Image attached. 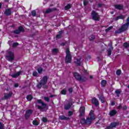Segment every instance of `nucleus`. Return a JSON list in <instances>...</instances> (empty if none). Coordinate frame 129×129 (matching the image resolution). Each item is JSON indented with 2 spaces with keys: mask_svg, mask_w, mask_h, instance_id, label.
Segmentation results:
<instances>
[{
  "mask_svg": "<svg viewBox=\"0 0 129 129\" xmlns=\"http://www.w3.org/2000/svg\"><path fill=\"white\" fill-rule=\"evenodd\" d=\"M93 111L92 110H91L90 115V117H87L86 119L85 118H83L81 120V124H86V125H90L91 123H92V120H94L95 119V117H94V115H93Z\"/></svg>",
  "mask_w": 129,
  "mask_h": 129,
  "instance_id": "1",
  "label": "nucleus"
},
{
  "mask_svg": "<svg viewBox=\"0 0 129 129\" xmlns=\"http://www.w3.org/2000/svg\"><path fill=\"white\" fill-rule=\"evenodd\" d=\"M126 23L122 25L118 30L115 31V35L117 34H121L125 31H126L128 29L129 27V16L127 17L126 20Z\"/></svg>",
  "mask_w": 129,
  "mask_h": 129,
  "instance_id": "2",
  "label": "nucleus"
},
{
  "mask_svg": "<svg viewBox=\"0 0 129 129\" xmlns=\"http://www.w3.org/2000/svg\"><path fill=\"white\" fill-rule=\"evenodd\" d=\"M73 75L76 80L81 82H86L88 79L86 76H81V75L77 72H74Z\"/></svg>",
  "mask_w": 129,
  "mask_h": 129,
  "instance_id": "3",
  "label": "nucleus"
},
{
  "mask_svg": "<svg viewBox=\"0 0 129 129\" xmlns=\"http://www.w3.org/2000/svg\"><path fill=\"white\" fill-rule=\"evenodd\" d=\"M47 82H48V77H47V76H44L40 80V82L37 84V88H38V89H41L42 86H44V85L47 84Z\"/></svg>",
  "mask_w": 129,
  "mask_h": 129,
  "instance_id": "4",
  "label": "nucleus"
},
{
  "mask_svg": "<svg viewBox=\"0 0 129 129\" xmlns=\"http://www.w3.org/2000/svg\"><path fill=\"white\" fill-rule=\"evenodd\" d=\"M91 16H92V19L94 21H96L97 22H99V21H100V16H99V15H98V13H97L95 11L93 10L92 11Z\"/></svg>",
  "mask_w": 129,
  "mask_h": 129,
  "instance_id": "5",
  "label": "nucleus"
},
{
  "mask_svg": "<svg viewBox=\"0 0 129 129\" xmlns=\"http://www.w3.org/2000/svg\"><path fill=\"white\" fill-rule=\"evenodd\" d=\"M117 125H119V122H112L110 125L107 126L105 129H113L114 127H116Z\"/></svg>",
  "mask_w": 129,
  "mask_h": 129,
  "instance_id": "6",
  "label": "nucleus"
},
{
  "mask_svg": "<svg viewBox=\"0 0 129 129\" xmlns=\"http://www.w3.org/2000/svg\"><path fill=\"white\" fill-rule=\"evenodd\" d=\"M25 32V29H24V27L23 26H20L19 27L18 29H16L13 31L14 34H15V35H19V34H21L22 32Z\"/></svg>",
  "mask_w": 129,
  "mask_h": 129,
  "instance_id": "7",
  "label": "nucleus"
},
{
  "mask_svg": "<svg viewBox=\"0 0 129 129\" xmlns=\"http://www.w3.org/2000/svg\"><path fill=\"white\" fill-rule=\"evenodd\" d=\"M6 58H8V61H13L15 59L14 53L12 51H9L8 55L6 56Z\"/></svg>",
  "mask_w": 129,
  "mask_h": 129,
  "instance_id": "8",
  "label": "nucleus"
},
{
  "mask_svg": "<svg viewBox=\"0 0 129 129\" xmlns=\"http://www.w3.org/2000/svg\"><path fill=\"white\" fill-rule=\"evenodd\" d=\"M79 112H80V115H79L80 117H82V116H84V115H85V107L84 106L80 107Z\"/></svg>",
  "mask_w": 129,
  "mask_h": 129,
  "instance_id": "9",
  "label": "nucleus"
},
{
  "mask_svg": "<svg viewBox=\"0 0 129 129\" xmlns=\"http://www.w3.org/2000/svg\"><path fill=\"white\" fill-rule=\"evenodd\" d=\"M33 113V110L32 109H28L26 110L25 112V119H28L31 116V115Z\"/></svg>",
  "mask_w": 129,
  "mask_h": 129,
  "instance_id": "10",
  "label": "nucleus"
},
{
  "mask_svg": "<svg viewBox=\"0 0 129 129\" xmlns=\"http://www.w3.org/2000/svg\"><path fill=\"white\" fill-rule=\"evenodd\" d=\"M72 62V56L70 55H66L65 63L66 64H69Z\"/></svg>",
  "mask_w": 129,
  "mask_h": 129,
  "instance_id": "11",
  "label": "nucleus"
},
{
  "mask_svg": "<svg viewBox=\"0 0 129 129\" xmlns=\"http://www.w3.org/2000/svg\"><path fill=\"white\" fill-rule=\"evenodd\" d=\"M91 102L93 104H95V106H96V107H97V106L99 105V102H98V100H97L96 97L92 98Z\"/></svg>",
  "mask_w": 129,
  "mask_h": 129,
  "instance_id": "12",
  "label": "nucleus"
},
{
  "mask_svg": "<svg viewBox=\"0 0 129 129\" xmlns=\"http://www.w3.org/2000/svg\"><path fill=\"white\" fill-rule=\"evenodd\" d=\"M114 7L116 10H119V11L123 10V5H121L120 4H116Z\"/></svg>",
  "mask_w": 129,
  "mask_h": 129,
  "instance_id": "13",
  "label": "nucleus"
},
{
  "mask_svg": "<svg viewBox=\"0 0 129 129\" xmlns=\"http://www.w3.org/2000/svg\"><path fill=\"white\" fill-rule=\"evenodd\" d=\"M12 95H13V92L10 91L9 93H5L4 94V99H9L10 97H12Z\"/></svg>",
  "mask_w": 129,
  "mask_h": 129,
  "instance_id": "14",
  "label": "nucleus"
},
{
  "mask_svg": "<svg viewBox=\"0 0 129 129\" xmlns=\"http://www.w3.org/2000/svg\"><path fill=\"white\" fill-rule=\"evenodd\" d=\"M116 113H117V111H116V110L112 109L110 111L109 115H110V116H114Z\"/></svg>",
  "mask_w": 129,
  "mask_h": 129,
  "instance_id": "15",
  "label": "nucleus"
},
{
  "mask_svg": "<svg viewBox=\"0 0 129 129\" xmlns=\"http://www.w3.org/2000/svg\"><path fill=\"white\" fill-rule=\"evenodd\" d=\"M58 119L60 120H69L70 117H67L66 116L61 115L59 116Z\"/></svg>",
  "mask_w": 129,
  "mask_h": 129,
  "instance_id": "16",
  "label": "nucleus"
},
{
  "mask_svg": "<svg viewBox=\"0 0 129 129\" xmlns=\"http://www.w3.org/2000/svg\"><path fill=\"white\" fill-rule=\"evenodd\" d=\"M72 103L71 102H69L68 104H67L64 105V108L66 110H68L71 108V106H72Z\"/></svg>",
  "mask_w": 129,
  "mask_h": 129,
  "instance_id": "17",
  "label": "nucleus"
},
{
  "mask_svg": "<svg viewBox=\"0 0 129 129\" xmlns=\"http://www.w3.org/2000/svg\"><path fill=\"white\" fill-rule=\"evenodd\" d=\"M124 18H125V16L124 15H120L115 18L114 20L118 21V20H124Z\"/></svg>",
  "mask_w": 129,
  "mask_h": 129,
  "instance_id": "18",
  "label": "nucleus"
},
{
  "mask_svg": "<svg viewBox=\"0 0 129 129\" xmlns=\"http://www.w3.org/2000/svg\"><path fill=\"white\" fill-rule=\"evenodd\" d=\"M22 74L21 72H18L17 73H16L15 74H12L11 75V77L12 78H17V77H19V76H20L21 75V74Z\"/></svg>",
  "mask_w": 129,
  "mask_h": 129,
  "instance_id": "19",
  "label": "nucleus"
},
{
  "mask_svg": "<svg viewBox=\"0 0 129 129\" xmlns=\"http://www.w3.org/2000/svg\"><path fill=\"white\" fill-rule=\"evenodd\" d=\"M54 11H57V8H52L51 9L50 8H48L46 10L45 13L46 14H49V13H52V12H53Z\"/></svg>",
  "mask_w": 129,
  "mask_h": 129,
  "instance_id": "20",
  "label": "nucleus"
},
{
  "mask_svg": "<svg viewBox=\"0 0 129 129\" xmlns=\"http://www.w3.org/2000/svg\"><path fill=\"white\" fill-rule=\"evenodd\" d=\"M4 14L6 16H11V15H12V11H11V9H8L5 10Z\"/></svg>",
  "mask_w": 129,
  "mask_h": 129,
  "instance_id": "21",
  "label": "nucleus"
},
{
  "mask_svg": "<svg viewBox=\"0 0 129 129\" xmlns=\"http://www.w3.org/2000/svg\"><path fill=\"white\" fill-rule=\"evenodd\" d=\"M106 84H107V81L105 80H103L101 82V87L104 88L106 86Z\"/></svg>",
  "mask_w": 129,
  "mask_h": 129,
  "instance_id": "22",
  "label": "nucleus"
},
{
  "mask_svg": "<svg viewBox=\"0 0 129 129\" xmlns=\"http://www.w3.org/2000/svg\"><path fill=\"white\" fill-rule=\"evenodd\" d=\"M37 102H38V103H39V104H41V105L42 106H47V104H45V103H44V102H43V101L42 100V99H38L37 100Z\"/></svg>",
  "mask_w": 129,
  "mask_h": 129,
  "instance_id": "23",
  "label": "nucleus"
},
{
  "mask_svg": "<svg viewBox=\"0 0 129 129\" xmlns=\"http://www.w3.org/2000/svg\"><path fill=\"white\" fill-rule=\"evenodd\" d=\"M115 93L116 94L117 97H119V95L121 93V90L118 89L115 91Z\"/></svg>",
  "mask_w": 129,
  "mask_h": 129,
  "instance_id": "24",
  "label": "nucleus"
},
{
  "mask_svg": "<svg viewBox=\"0 0 129 129\" xmlns=\"http://www.w3.org/2000/svg\"><path fill=\"white\" fill-rule=\"evenodd\" d=\"M26 99L28 101H31V100H32V99H33V95H31V94H29L26 97Z\"/></svg>",
  "mask_w": 129,
  "mask_h": 129,
  "instance_id": "25",
  "label": "nucleus"
},
{
  "mask_svg": "<svg viewBox=\"0 0 129 129\" xmlns=\"http://www.w3.org/2000/svg\"><path fill=\"white\" fill-rule=\"evenodd\" d=\"M89 39L90 41L92 42L95 39V36H94V35H92L89 36Z\"/></svg>",
  "mask_w": 129,
  "mask_h": 129,
  "instance_id": "26",
  "label": "nucleus"
},
{
  "mask_svg": "<svg viewBox=\"0 0 129 129\" xmlns=\"http://www.w3.org/2000/svg\"><path fill=\"white\" fill-rule=\"evenodd\" d=\"M71 8H72L71 5L70 4H68L66 6H65L64 9L66 11H67L68 10H70V9H71Z\"/></svg>",
  "mask_w": 129,
  "mask_h": 129,
  "instance_id": "27",
  "label": "nucleus"
},
{
  "mask_svg": "<svg viewBox=\"0 0 129 129\" xmlns=\"http://www.w3.org/2000/svg\"><path fill=\"white\" fill-rule=\"evenodd\" d=\"M67 93V91L66 90V89H63L61 91V94L62 95H66Z\"/></svg>",
  "mask_w": 129,
  "mask_h": 129,
  "instance_id": "28",
  "label": "nucleus"
},
{
  "mask_svg": "<svg viewBox=\"0 0 129 129\" xmlns=\"http://www.w3.org/2000/svg\"><path fill=\"white\" fill-rule=\"evenodd\" d=\"M99 99L101 101V102H102V103H104V101L103 100V99H104V97H103V96H100L99 97Z\"/></svg>",
  "mask_w": 129,
  "mask_h": 129,
  "instance_id": "29",
  "label": "nucleus"
},
{
  "mask_svg": "<svg viewBox=\"0 0 129 129\" xmlns=\"http://www.w3.org/2000/svg\"><path fill=\"white\" fill-rule=\"evenodd\" d=\"M81 58H77V61L76 62V64H77V65H78L79 66H80V65H81Z\"/></svg>",
  "mask_w": 129,
  "mask_h": 129,
  "instance_id": "30",
  "label": "nucleus"
},
{
  "mask_svg": "<svg viewBox=\"0 0 129 129\" xmlns=\"http://www.w3.org/2000/svg\"><path fill=\"white\" fill-rule=\"evenodd\" d=\"M66 55H71V53H70V49L69 48H67L66 49Z\"/></svg>",
  "mask_w": 129,
  "mask_h": 129,
  "instance_id": "31",
  "label": "nucleus"
},
{
  "mask_svg": "<svg viewBox=\"0 0 129 129\" xmlns=\"http://www.w3.org/2000/svg\"><path fill=\"white\" fill-rule=\"evenodd\" d=\"M31 15H32V17H36V16L37 15V12H36V10H33L31 12Z\"/></svg>",
  "mask_w": 129,
  "mask_h": 129,
  "instance_id": "32",
  "label": "nucleus"
},
{
  "mask_svg": "<svg viewBox=\"0 0 129 129\" xmlns=\"http://www.w3.org/2000/svg\"><path fill=\"white\" fill-rule=\"evenodd\" d=\"M32 123L33 125H39V122L37 120H33Z\"/></svg>",
  "mask_w": 129,
  "mask_h": 129,
  "instance_id": "33",
  "label": "nucleus"
},
{
  "mask_svg": "<svg viewBox=\"0 0 129 129\" xmlns=\"http://www.w3.org/2000/svg\"><path fill=\"white\" fill-rule=\"evenodd\" d=\"M37 72L39 74H41L43 72V69L41 68H39L37 69Z\"/></svg>",
  "mask_w": 129,
  "mask_h": 129,
  "instance_id": "34",
  "label": "nucleus"
},
{
  "mask_svg": "<svg viewBox=\"0 0 129 129\" xmlns=\"http://www.w3.org/2000/svg\"><path fill=\"white\" fill-rule=\"evenodd\" d=\"M42 120L43 121V122H44V123H46V122H48V119H47L46 117H43L42 118Z\"/></svg>",
  "mask_w": 129,
  "mask_h": 129,
  "instance_id": "35",
  "label": "nucleus"
},
{
  "mask_svg": "<svg viewBox=\"0 0 129 129\" xmlns=\"http://www.w3.org/2000/svg\"><path fill=\"white\" fill-rule=\"evenodd\" d=\"M123 47H124V48H128L129 43H128L127 42H125L123 43Z\"/></svg>",
  "mask_w": 129,
  "mask_h": 129,
  "instance_id": "36",
  "label": "nucleus"
},
{
  "mask_svg": "<svg viewBox=\"0 0 129 129\" xmlns=\"http://www.w3.org/2000/svg\"><path fill=\"white\" fill-rule=\"evenodd\" d=\"M116 75H118V76H119V75L121 74V71L120 70H117V71L116 72Z\"/></svg>",
  "mask_w": 129,
  "mask_h": 129,
  "instance_id": "37",
  "label": "nucleus"
},
{
  "mask_svg": "<svg viewBox=\"0 0 129 129\" xmlns=\"http://www.w3.org/2000/svg\"><path fill=\"white\" fill-rule=\"evenodd\" d=\"M32 75L34 77H37L38 76V73L36 71H34L33 72Z\"/></svg>",
  "mask_w": 129,
  "mask_h": 129,
  "instance_id": "38",
  "label": "nucleus"
},
{
  "mask_svg": "<svg viewBox=\"0 0 129 129\" xmlns=\"http://www.w3.org/2000/svg\"><path fill=\"white\" fill-rule=\"evenodd\" d=\"M18 46H19V43L18 42H15L12 44L13 48H16V47H17Z\"/></svg>",
  "mask_w": 129,
  "mask_h": 129,
  "instance_id": "39",
  "label": "nucleus"
},
{
  "mask_svg": "<svg viewBox=\"0 0 129 129\" xmlns=\"http://www.w3.org/2000/svg\"><path fill=\"white\" fill-rule=\"evenodd\" d=\"M107 52H108V56H111V53H112V51H111V49L110 48H109L108 50H107Z\"/></svg>",
  "mask_w": 129,
  "mask_h": 129,
  "instance_id": "40",
  "label": "nucleus"
},
{
  "mask_svg": "<svg viewBox=\"0 0 129 129\" xmlns=\"http://www.w3.org/2000/svg\"><path fill=\"white\" fill-rule=\"evenodd\" d=\"M44 99L45 101H47V102H50V98L48 97H44Z\"/></svg>",
  "mask_w": 129,
  "mask_h": 129,
  "instance_id": "41",
  "label": "nucleus"
},
{
  "mask_svg": "<svg viewBox=\"0 0 129 129\" xmlns=\"http://www.w3.org/2000/svg\"><path fill=\"white\" fill-rule=\"evenodd\" d=\"M72 115H73V112L72 111H69L68 112V116H72Z\"/></svg>",
  "mask_w": 129,
  "mask_h": 129,
  "instance_id": "42",
  "label": "nucleus"
},
{
  "mask_svg": "<svg viewBox=\"0 0 129 129\" xmlns=\"http://www.w3.org/2000/svg\"><path fill=\"white\" fill-rule=\"evenodd\" d=\"M58 51H59V50H58V49H57V48H54V49L52 50L53 53H58Z\"/></svg>",
  "mask_w": 129,
  "mask_h": 129,
  "instance_id": "43",
  "label": "nucleus"
},
{
  "mask_svg": "<svg viewBox=\"0 0 129 129\" xmlns=\"http://www.w3.org/2000/svg\"><path fill=\"white\" fill-rule=\"evenodd\" d=\"M83 5L85 7H86V6H87V5H88V1H83Z\"/></svg>",
  "mask_w": 129,
  "mask_h": 129,
  "instance_id": "44",
  "label": "nucleus"
},
{
  "mask_svg": "<svg viewBox=\"0 0 129 129\" xmlns=\"http://www.w3.org/2000/svg\"><path fill=\"white\" fill-rule=\"evenodd\" d=\"M68 91L70 93H72V92H73V88H69Z\"/></svg>",
  "mask_w": 129,
  "mask_h": 129,
  "instance_id": "45",
  "label": "nucleus"
},
{
  "mask_svg": "<svg viewBox=\"0 0 129 129\" xmlns=\"http://www.w3.org/2000/svg\"><path fill=\"white\" fill-rule=\"evenodd\" d=\"M56 38L57 39H61V38H62V35L60 34H57L56 35Z\"/></svg>",
  "mask_w": 129,
  "mask_h": 129,
  "instance_id": "46",
  "label": "nucleus"
},
{
  "mask_svg": "<svg viewBox=\"0 0 129 129\" xmlns=\"http://www.w3.org/2000/svg\"><path fill=\"white\" fill-rule=\"evenodd\" d=\"M0 129H5L4 128V124H3V123H2V122H0Z\"/></svg>",
  "mask_w": 129,
  "mask_h": 129,
  "instance_id": "47",
  "label": "nucleus"
},
{
  "mask_svg": "<svg viewBox=\"0 0 129 129\" xmlns=\"http://www.w3.org/2000/svg\"><path fill=\"white\" fill-rule=\"evenodd\" d=\"M121 108H122V106H121V105H119L117 107V109H118V110H120V109H121Z\"/></svg>",
  "mask_w": 129,
  "mask_h": 129,
  "instance_id": "48",
  "label": "nucleus"
},
{
  "mask_svg": "<svg viewBox=\"0 0 129 129\" xmlns=\"http://www.w3.org/2000/svg\"><path fill=\"white\" fill-rule=\"evenodd\" d=\"M111 105H112V106H113V105H115V102L114 101H112L111 102Z\"/></svg>",
  "mask_w": 129,
  "mask_h": 129,
  "instance_id": "49",
  "label": "nucleus"
},
{
  "mask_svg": "<svg viewBox=\"0 0 129 129\" xmlns=\"http://www.w3.org/2000/svg\"><path fill=\"white\" fill-rule=\"evenodd\" d=\"M37 107L38 108V109H44V107H43V106L38 105L37 106Z\"/></svg>",
  "mask_w": 129,
  "mask_h": 129,
  "instance_id": "50",
  "label": "nucleus"
},
{
  "mask_svg": "<svg viewBox=\"0 0 129 129\" xmlns=\"http://www.w3.org/2000/svg\"><path fill=\"white\" fill-rule=\"evenodd\" d=\"M122 109L123 110H126V109H127V107L125 105L122 107Z\"/></svg>",
  "mask_w": 129,
  "mask_h": 129,
  "instance_id": "51",
  "label": "nucleus"
},
{
  "mask_svg": "<svg viewBox=\"0 0 129 129\" xmlns=\"http://www.w3.org/2000/svg\"><path fill=\"white\" fill-rule=\"evenodd\" d=\"M101 7H102V4H100V3H99L98 4V8H101Z\"/></svg>",
  "mask_w": 129,
  "mask_h": 129,
  "instance_id": "52",
  "label": "nucleus"
},
{
  "mask_svg": "<svg viewBox=\"0 0 129 129\" xmlns=\"http://www.w3.org/2000/svg\"><path fill=\"white\" fill-rule=\"evenodd\" d=\"M14 87H15V88L19 87V84H18V83L15 84Z\"/></svg>",
  "mask_w": 129,
  "mask_h": 129,
  "instance_id": "53",
  "label": "nucleus"
},
{
  "mask_svg": "<svg viewBox=\"0 0 129 129\" xmlns=\"http://www.w3.org/2000/svg\"><path fill=\"white\" fill-rule=\"evenodd\" d=\"M84 73H85V74H88V72H87V70H84V71H83Z\"/></svg>",
  "mask_w": 129,
  "mask_h": 129,
  "instance_id": "54",
  "label": "nucleus"
},
{
  "mask_svg": "<svg viewBox=\"0 0 129 129\" xmlns=\"http://www.w3.org/2000/svg\"><path fill=\"white\" fill-rule=\"evenodd\" d=\"M59 35H62V34H63V31H62V30H60V31H59Z\"/></svg>",
  "mask_w": 129,
  "mask_h": 129,
  "instance_id": "55",
  "label": "nucleus"
},
{
  "mask_svg": "<svg viewBox=\"0 0 129 129\" xmlns=\"http://www.w3.org/2000/svg\"><path fill=\"white\" fill-rule=\"evenodd\" d=\"M110 30V29H109L108 28H107L105 29V32L107 33L108 32H109Z\"/></svg>",
  "mask_w": 129,
  "mask_h": 129,
  "instance_id": "56",
  "label": "nucleus"
},
{
  "mask_svg": "<svg viewBox=\"0 0 129 129\" xmlns=\"http://www.w3.org/2000/svg\"><path fill=\"white\" fill-rule=\"evenodd\" d=\"M112 28H113V26H110L108 28V29L110 30L112 29Z\"/></svg>",
  "mask_w": 129,
  "mask_h": 129,
  "instance_id": "57",
  "label": "nucleus"
},
{
  "mask_svg": "<svg viewBox=\"0 0 129 129\" xmlns=\"http://www.w3.org/2000/svg\"><path fill=\"white\" fill-rule=\"evenodd\" d=\"M56 97V95H51L50 96V97Z\"/></svg>",
  "mask_w": 129,
  "mask_h": 129,
  "instance_id": "58",
  "label": "nucleus"
},
{
  "mask_svg": "<svg viewBox=\"0 0 129 129\" xmlns=\"http://www.w3.org/2000/svg\"><path fill=\"white\" fill-rule=\"evenodd\" d=\"M90 79H92L93 78V77L92 76H90Z\"/></svg>",
  "mask_w": 129,
  "mask_h": 129,
  "instance_id": "59",
  "label": "nucleus"
},
{
  "mask_svg": "<svg viewBox=\"0 0 129 129\" xmlns=\"http://www.w3.org/2000/svg\"><path fill=\"white\" fill-rule=\"evenodd\" d=\"M2 6L3 4H2V3H0V9L2 8Z\"/></svg>",
  "mask_w": 129,
  "mask_h": 129,
  "instance_id": "60",
  "label": "nucleus"
},
{
  "mask_svg": "<svg viewBox=\"0 0 129 129\" xmlns=\"http://www.w3.org/2000/svg\"><path fill=\"white\" fill-rule=\"evenodd\" d=\"M64 45H65V43H61V46H64Z\"/></svg>",
  "mask_w": 129,
  "mask_h": 129,
  "instance_id": "61",
  "label": "nucleus"
},
{
  "mask_svg": "<svg viewBox=\"0 0 129 129\" xmlns=\"http://www.w3.org/2000/svg\"><path fill=\"white\" fill-rule=\"evenodd\" d=\"M110 13L111 14V15H113L114 12H111Z\"/></svg>",
  "mask_w": 129,
  "mask_h": 129,
  "instance_id": "62",
  "label": "nucleus"
},
{
  "mask_svg": "<svg viewBox=\"0 0 129 129\" xmlns=\"http://www.w3.org/2000/svg\"><path fill=\"white\" fill-rule=\"evenodd\" d=\"M35 36V34H32V37H34Z\"/></svg>",
  "mask_w": 129,
  "mask_h": 129,
  "instance_id": "63",
  "label": "nucleus"
},
{
  "mask_svg": "<svg viewBox=\"0 0 129 129\" xmlns=\"http://www.w3.org/2000/svg\"><path fill=\"white\" fill-rule=\"evenodd\" d=\"M45 88H48V86H45Z\"/></svg>",
  "mask_w": 129,
  "mask_h": 129,
  "instance_id": "64",
  "label": "nucleus"
}]
</instances>
